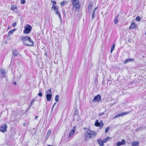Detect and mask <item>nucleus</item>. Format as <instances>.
Listing matches in <instances>:
<instances>
[{
	"label": "nucleus",
	"instance_id": "nucleus-21",
	"mask_svg": "<svg viewBox=\"0 0 146 146\" xmlns=\"http://www.w3.org/2000/svg\"><path fill=\"white\" fill-rule=\"evenodd\" d=\"M51 130H49L48 131L47 135L46 136V139H47L49 137L51 133Z\"/></svg>",
	"mask_w": 146,
	"mask_h": 146
},
{
	"label": "nucleus",
	"instance_id": "nucleus-5",
	"mask_svg": "<svg viewBox=\"0 0 146 146\" xmlns=\"http://www.w3.org/2000/svg\"><path fill=\"white\" fill-rule=\"evenodd\" d=\"M94 125L96 126L100 127L101 128H102L104 126L102 121L101 120L100 121V122H99L98 120H96Z\"/></svg>",
	"mask_w": 146,
	"mask_h": 146
},
{
	"label": "nucleus",
	"instance_id": "nucleus-22",
	"mask_svg": "<svg viewBox=\"0 0 146 146\" xmlns=\"http://www.w3.org/2000/svg\"><path fill=\"white\" fill-rule=\"evenodd\" d=\"M35 100H36L35 98H34L31 101L30 103V106H29V107H30L29 108H30L32 106L33 104V103L35 101Z\"/></svg>",
	"mask_w": 146,
	"mask_h": 146
},
{
	"label": "nucleus",
	"instance_id": "nucleus-1",
	"mask_svg": "<svg viewBox=\"0 0 146 146\" xmlns=\"http://www.w3.org/2000/svg\"><path fill=\"white\" fill-rule=\"evenodd\" d=\"M97 135L96 133L94 131L88 129L85 132L84 134V140L87 141L91 139L94 138Z\"/></svg>",
	"mask_w": 146,
	"mask_h": 146
},
{
	"label": "nucleus",
	"instance_id": "nucleus-2",
	"mask_svg": "<svg viewBox=\"0 0 146 146\" xmlns=\"http://www.w3.org/2000/svg\"><path fill=\"white\" fill-rule=\"evenodd\" d=\"M21 40L23 44L26 46H31L34 45V42L30 37L28 36H23Z\"/></svg>",
	"mask_w": 146,
	"mask_h": 146
},
{
	"label": "nucleus",
	"instance_id": "nucleus-32",
	"mask_svg": "<svg viewBox=\"0 0 146 146\" xmlns=\"http://www.w3.org/2000/svg\"><path fill=\"white\" fill-rule=\"evenodd\" d=\"M115 44H113L112 46L111 47V49L113 50L115 48Z\"/></svg>",
	"mask_w": 146,
	"mask_h": 146
},
{
	"label": "nucleus",
	"instance_id": "nucleus-12",
	"mask_svg": "<svg viewBox=\"0 0 146 146\" xmlns=\"http://www.w3.org/2000/svg\"><path fill=\"white\" fill-rule=\"evenodd\" d=\"M93 5V3H92L91 2L90 3L88 7V12L91 13Z\"/></svg>",
	"mask_w": 146,
	"mask_h": 146
},
{
	"label": "nucleus",
	"instance_id": "nucleus-47",
	"mask_svg": "<svg viewBox=\"0 0 146 146\" xmlns=\"http://www.w3.org/2000/svg\"><path fill=\"white\" fill-rule=\"evenodd\" d=\"M145 34L146 35V32L145 33Z\"/></svg>",
	"mask_w": 146,
	"mask_h": 146
},
{
	"label": "nucleus",
	"instance_id": "nucleus-24",
	"mask_svg": "<svg viewBox=\"0 0 146 146\" xmlns=\"http://www.w3.org/2000/svg\"><path fill=\"white\" fill-rule=\"evenodd\" d=\"M15 31V30L14 29H12L9 32H8V35H9L11 34H12L13 32Z\"/></svg>",
	"mask_w": 146,
	"mask_h": 146
},
{
	"label": "nucleus",
	"instance_id": "nucleus-41",
	"mask_svg": "<svg viewBox=\"0 0 146 146\" xmlns=\"http://www.w3.org/2000/svg\"><path fill=\"white\" fill-rule=\"evenodd\" d=\"M13 83V84L15 85L16 84V82H14Z\"/></svg>",
	"mask_w": 146,
	"mask_h": 146
},
{
	"label": "nucleus",
	"instance_id": "nucleus-39",
	"mask_svg": "<svg viewBox=\"0 0 146 146\" xmlns=\"http://www.w3.org/2000/svg\"><path fill=\"white\" fill-rule=\"evenodd\" d=\"M104 114V112H102L101 113L99 114V116H100L101 115H102Z\"/></svg>",
	"mask_w": 146,
	"mask_h": 146
},
{
	"label": "nucleus",
	"instance_id": "nucleus-3",
	"mask_svg": "<svg viewBox=\"0 0 146 146\" xmlns=\"http://www.w3.org/2000/svg\"><path fill=\"white\" fill-rule=\"evenodd\" d=\"M32 29V27L30 25H27L25 27L23 33L26 34H29L30 33Z\"/></svg>",
	"mask_w": 146,
	"mask_h": 146
},
{
	"label": "nucleus",
	"instance_id": "nucleus-45",
	"mask_svg": "<svg viewBox=\"0 0 146 146\" xmlns=\"http://www.w3.org/2000/svg\"><path fill=\"white\" fill-rule=\"evenodd\" d=\"M48 146H53L52 145H48Z\"/></svg>",
	"mask_w": 146,
	"mask_h": 146
},
{
	"label": "nucleus",
	"instance_id": "nucleus-16",
	"mask_svg": "<svg viewBox=\"0 0 146 146\" xmlns=\"http://www.w3.org/2000/svg\"><path fill=\"white\" fill-rule=\"evenodd\" d=\"M17 6L15 5H12L11 7V10L13 11L16 12L17 11Z\"/></svg>",
	"mask_w": 146,
	"mask_h": 146
},
{
	"label": "nucleus",
	"instance_id": "nucleus-35",
	"mask_svg": "<svg viewBox=\"0 0 146 146\" xmlns=\"http://www.w3.org/2000/svg\"><path fill=\"white\" fill-rule=\"evenodd\" d=\"M17 25V23L15 22H14L12 24V26L14 27H15Z\"/></svg>",
	"mask_w": 146,
	"mask_h": 146
},
{
	"label": "nucleus",
	"instance_id": "nucleus-37",
	"mask_svg": "<svg viewBox=\"0 0 146 146\" xmlns=\"http://www.w3.org/2000/svg\"><path fill=\"white\" fill-rule=\"evenodd\" d=\"M118 21L117 19V18L115 19V21H114V23L115 24H117L118 22Z\"/></svg>",
	"mask_w": 146,
	"mask_h": 146
},
{
	"label": "nucleus",
	"instance_id": "nucleus-33",
	"mask_svg": "<svg viewBox=\"0 0 146 146\" xmlns=\"http://www.w3.org/2000/svg\"><path fill=\"white\" fill-rule=\"evenodd\" d=\"M56 102L54 104H53V106H52V108H51V111H52L53 110V109L54 108V106L55 105H56Z\"/></svg>",
	"mask_w": 146,
	"mask_h": 146
},
{
	"label": "nucleus",
	"instance_id": "nucleus-17",
	"mask_svg": "<svg viewBox=\"0 0 146 146\" xmlns=\"http://www.w3.org/2000/svg\"><path fill=\"white\" fill-rule=\"evenodd\" d=\"M134 61L133 58H129L125 60L124 61V64H126L129 62H131Z\"/></svg>",
	"mask_w": 146,
	"mask_h": 146
},
{
	"label": "nucleus",
	"instance_id": "nucleus-11",
	"mask_svg": "<svg viewBox=\"0 0 146 146\" xmlns=\"http://www.w3.org/2000/svg\"><path fill=\"white\" fill-rule=\"evenodd\" d=\"M75 126L74 127L72 130L70 131L69 135V137L72 136L74 134L75 130Z\"/></svg>",
	"mask_w": 146,
	"mask_h": 146
},
{
	"label": "nucleus",
	"instance_id": "nucleus-8",
	"mask_svg": "<svg viewBox=\"0 0 146 146\" xmlns=\"http://www.w3.org/2000/svg\"><path fill=\"white\" fill-rule=\"evenodd\" d=\"M101 98L100 95L98 94L95 96L93 100V102H99L101 100Z\"/></svg>",
	"mask_w": 146,
	"mask_h": 146
},
{
	"label": "nucleus",
	"instance_id": "nucleus-7",
	"mask_svg": "<svg viewBox=\"0 0 146 146\" xmlns=\"http://www.w3.org/2000/svg\"><path fill=\"white\" fill-rule=\"evenodd\" d=\"M129 113V112H123L121 113H119L116 115H115V116H114L113 117L114 118H115L117 117H120L121 116H123L125 115H127Z\"/></svg>",
	"mask_w": 146,
	"mask_h": 146
},
{
	"label": "nucleus",
	"instance_id": "nucleus-15",
	"mask_svg": "<svg viewBox=\"0 0 146 146\" xmlns=\"http://www.w3.org/2000/svg\"><path fill=\"white\" fill-rule=\"evenodd\" d=\"M97 142L100 146H104V143L103 141L101 139H99L97 140Z\"/></svg>",
	"mask_w": 146,
	"mask_h": 146
},
{
	"label": "nucleus",
	"instance_id": "nucleus-30",
	"mask_svg": "<svg viewBox=\"0 0 146 146\" xmlns=\"http://www.w3.org/2000/svg\"><path fill=\"white\" fill-rule=\"evenodd\" d=\"M141 19V17L139 16H137L136 18V20L137 21H139Z\"/></svg>",
	"mask_w": 146,
	"mask_h": 146
},
{
	"label": "nucleus",
	"instance_id": "nucleus-10",
	"mask_svg": "<svg viewBox=\"0 0 146 146\" xmlns=\"http://www.w3.org/2000/svg\"><path fill=\"white\" fill-rule=\"evenodd\" d=\"M53 9L54 11H55V14H56V12H59L58 11V8L56 7L55 5H53L52 7V9Z\"/></svg>",
	"mask_w": 146,
	"mask_h": 146
},
{
	"label": "nucleus",
	"instance_id": "nucleus-44",
	"mask_svg": "<svg viewBox=\"0 0 146 146\" xmlns=\"http://www.w3.org/2000/svg\"><path fill=\"white\" fill-rule=\"evenodd\" d=\"M38 117V116H35V119H36Z\"/></svg>",
	"mask_w": 146,
	"mask_h": 146
},
{
	"label": "nucleus",
	"instance_id": "nucleus-20",
	"mask_svg": "<svg viewBox=\"0 0 146 146\" xmlns=\"http://www.w3.org/2000/svg\"><path fill=\"white\" fill-rule=\"evenodd\" d=\"M139 145V143L137 141L133 142L132 144V146H138Z\"/></svg>",
	"mask_w": 146,
	"mask_h": 146
},
{
	"label": "nucleus",
	"instance_id": "nucleus-18",
	"mask_svg": "<svg viewBox=\"0 0 146 146\" xmlns=\"http://www.w3.org/2000/svg\"><path fill=\"white\" fill-rule=\"evenodd\" d=\"M136 26V25L135 23H133L130 26L129 28L130 29H134L135 28Z\"/></svg>",
	"mask_w": 146,
	"mask_h": 146
},
{
	"label": "nucleus",
	"instance_id": "nucleus-25",
	"mask_svg": "<svg viewBox=\"0 0 146 146\" xmlns=\"http://www.w3.org/2000/svg\"><path fill=\"white\" fill-rule=\"evenodd\" d=\"M56 15H58L59 16V17L60 19V21H61L62 20V18H61V15H60V12H56Z\"/></svg>",
	"mask_w": 146,
	"mask_h": 146
},
{
	"label": "nucleus",
	"instance_id": "nucleus-26",
	"mask_svg": "<svg viewBox=\"0 0 146 146\" xmlns=\"http://www.w3.org/2000/svg\"><path fill=\"white\" fill-rule=\"evenodd\" d=\"M68 3L67 1H62L60 5L61 6H63L64 5Z\"/></svg>",
	"mask_w": 146,
	"mask_h": 146
},
{
	"label": "nucleus",
	"instance_id": "nucleus-27",
	"mask_svg": "<svg viewBox=\"0 0 146 146\" xmlns=\"http://www.w3.org/2000/svg\"><path fill=\"white\" fill-rule=\"evenodd\" d=\"M47 94H52V92H51V89H50L49 90H48L47 91Z\"/></svg>",
	"mask_w": 146,
	"mask_h": 146
},
{
	"label": "nucleus",
	"instance_id": "nucleus-13",
	"mask_svg": "<svg viewBox=\"0 0 146 146\" xmlns=\"http://www.w3.org/2000/svg\"><path fill=\"white\" fill-rule=\"evenodd\" d=\"M19 54V52L16 49L13 50L12 52V55L15 56H17Z\"/></svg>",
	"mask_w": 146,
	"mask_h": 146
},
{
	"label": "nucleus",
	"instance_id": "nucleus-43",
	"mask_svg": "<svg viewBox=\"0 0 146 146\" xmlns=\"http://www.w3.org/2000/svg\"><path fill=\"white\" fill-rule=\"evenodd\" d=\"M119 15H118L117 16H116V19H117V18L118 17H119Z\"/></svg>",
	"mask_w": 146,
	"mask_h": 146
},
{
	"label": "nucleus",
	"instance_id": "nucleus-46",
	"mask_svg": "<svg viewBox=\"0 0 146 146\" xmlns=\"http://www.w3.org/2000/svg\"><path fill=\"white\" fill-rule=\"evenodd\" d=\"M25 123H24L23 124L24 125H25Z\"/></svg>",
	"mask_w": 146,
	"mask_h": 146
},
{
	"label": "nucleus",
	"instance_id": "nucleus-34",
	"mask_svg": "<svg viewBox=\"0 0 146 146\" xmlns=\"http://www.w3.org/2000/svg\"><path fill=\"white\" fill-rule=\"evenodd\" d=\"M51 2L53 4V5H54V4H56V1H51Z\"/></svg>",
	"mask_w": 146,
	"mask_h": 146
},
{
	"label": "nucleus",
	"instance_id": "nucleus-29",
	"mask_svg": "<svg viewBox=\"0 0 146 146\" xmlns=\"http://www.w3.org/2000/svg\"><path fill=\"white\" fill-rule=\"evenodd\" d=\"M110 128V127H106V129H105V133H106L108 132Z\"/></svg>",
	"mask_w": 146,
	"mask_h": 146
},
{
	"label": "nucleus",
	"instance_id": "nucleus-4",
	"mask_svg": "<svg viewBox=\"0 0 146 146\" xmlns=\"http://www.w3.org/2000/svg\"><path fill=\"white\" fill-rule=\"evenodd\" d=\"M72 5L73 7L76 9H79L80 7L79 0H71Z\"/></svg>",
	"mask_w": 146,
	"mask_h": 146
},
{
	"label": "nucleus",
	"instance_id": "nucleus-23",
	"mask_svg": "<svg viewBox=\"0 0 146 146\" xmlns=\"http://www.w3.org/2000/svg\"><path fill=\"white\" fill-rule=\"evenodd\" d=\"M110 137L108 136H107L105 139H104L103 141L104 143L106 142L108 140Z\"/></svg>",
	"mask_w": 146,
	"mask_h": 146
},
{
	"label": "nucleus",
	"instance_id": "nucleus-40",
	"mask_svg": "<svg viewBox=\"0 0 146 146\" xmlns=\"http://www.w3.org/2000/svg\"><path fill=\"white\" fill-rule=\"evenodd\" d=\"M1 72L2 74H4L5 73V72L3 70H1Z\"/></svg>",
	"mask_w": 146,
	"mask_h": 146
},
{
	"label": "nucleus",
	"instance_id": "nucleus-36",
	"mask_svg": "<svg viewBox=\"0 0 146 146\" xmlns=\"http://www.w3.org/2000/svg\"><path fill=\"white\" fill-rule=\"evenodd\" d=\"M98 82V80H97V79L96 78H95L94 83L97 84Z\"/></svg>",
	"mask_w": 146,
	"mask_h": 146
},
{
	"label": "nucleus",
	"instance_id": "nucleus-42",
	"mask_svg": "<svg viewBox=\"0 0 146 146\" xmlns=\"http://www.w3.org/2000/svg\"><path fill=\"white\" fill-rule=\"evenodd\" d=\"M113 50H111H111H110L111 53H112Z\"/></svg>",
	"mask_w": 146,
	"mask_h": 146
},
{
	"label": "nucleus",
	"instance_id": "nucleus-9",
	"mask_svg": "<svg viewBox=\"0 0 146 146\" xmlns=\"http://www.w3.org/2000/svg\"><path fill=\"white\" fill-rule=\"evenodd\" d=\"M125 141L124 139H122L121 142H117L116 143V145L117 146H120L122 145H125Z\"/></svg>",
	"mask_w": 146,
	"mask_h": 146
},
{
	"label": "nucleus",
	"instance_id": "nucleus-14",
	"mask_svg": "<svg viewBox=\"0 0 146 146\" xmlns=\"http://www.w3.org/2000/svg\"><path fill=\"white\" fill-rule=\"evenodd\" d=\"M52 96V94H47L46 95V96L47 101H50L51 100Z\"/></svg>",
	"mask_w": 146,
	"mask_h": 146
},
{
	"label": "nucleus",
	"instance_id": "nucleus-19",
	"mask_svg": "<svg viewBox=\"0 0 146 146\" xmlns=\"http://www.w3.org/2000/svg\"><path fill=\"white\" fill-rule=\"evenodd\" d=\"M97 7H96V8H95L94 9V10H93V11H92V19H93L94 18V15H95V12L96 11V10L97 9Z\"/></svg>",
	"mask_w": 146,
	"mask_h": 146
},
{
	"label": "nucleus",
	"instance_id": "nucleus-38",
	"mask_svg": "<svg viewBox=\"0 0 146 146\" xmlns=\"http://www.w3.org/2000/svg\"><path fill=\"white\" fill-rule=\"evenodd\" d=\"M21 3L23 4H24L25 3V0H21Z\"/></svg>",
	"mask_w": 146,
	"mask_h": 146
},
{
	"label": "nucleus",
	"instance_id": "nucleus-6",
	"mask_svg": "<svg viewBox=\"0 0 146 146\" xmlns=\"http://www.w3.org/2000/svg\"><path fill=\"white\" fill-rule=\"evenodd\" d=\"M7 124H4L0 127V131L2 132L3 133L7 131Z\"/></svg>",
	"mask_w": 146,
	"mask_h": 146
},
{
	"label": "nucleus",
	"instance_id": "nucleus-28",
	"mask_svg": "<svg viewBox=\"0 0 146 146\" xmlns=\"http://www.w3.org/2000/svg\"><path fill=\"white\" fill-rule=\"evenodd\" d=\"M59 96L58 95H56L55 98V101L56 102H58L59 100Z\"/></svg>",
	"mask_w": 146,
	"mask_h": 146
},
{
	"label": "nucleus",
	"instance_id": "nucleus-31",
	"mask_svg": "<svg viewBox=\"0 0 146 146\" xmlns=\"http://www.w3.org/2000/svg\"><path fill=\"white\" fill-rule=\"evenodd\" d=\"M38 95L40 97H41L42 96V93L40 90L39 91V93L38 94Z\"/></svg>",
	"mask_w": 146,
	"mask_h": 146
}]
</instances>
